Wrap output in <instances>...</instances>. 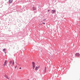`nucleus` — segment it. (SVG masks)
Returning <instances> with one entry per match:
<instances>
[{
    "label": "nucleus",
    "mask_w": 80,
    "mask_h": 80,
    "mask_svg": "<svg viewBox=\"0 0 80 80\" xmlns=\"http://www.w3.org/2000/svg\"><path fill=\"white\" fill-rule=\"evenodd\" d=\"M51 13H52V14H53L55 12V10H52Z\"/></svg>",
    "instance_id": "nucleus-5"
},
{
    "label": "nucleus",
    "mask_w": 80,
    "mask_h": 80,
    "mask_svg": "<svg viewBox=\"0 0 80 80\" xmlns=\"http://www.w3.org/2000/svg\"><path fill=\"white\" fill-rule=\"evenodd\" d=\"M38 70V67H36L35 68V70L36 71Z\"/></svg>",
    "instance_id": "nucleus-8"
},
{
    "label": "nucleus",
    "mask_w": 80,
    "mask_h": 80,
    "mask_svg": "<svg viewBox=\"0 0 80 80\" xmlns=\"http://www.w3.org/2000/svg\"><path fill=\"white\" fill-rule=\"evenodd\" d=\"M43 23V24H44V25H45V22H43V23Z\"/></svg>",
    "instance_id": "nucleus-16"
},
{
    "label": "nucleus",
    "mask_w": 80,
    "mask_h": 80,
    "mask_svg": "<svg viewBox=\"0 0 80 80\" xmlns=\"http://www.w3.org/2000/svg\"><path fill=\"white\" fill-rule=\"evenodd\" d=\"M4 77L5 78H6L7 79H9V78H8V77L7 76V75H6V74H5L4 75Z\"/></svg>",
    "instance_id": "nucleus-3"
},
{
    "label": "nucleus",
    "mask_w": 80,
    "mask_h": 80,
    "mask_svg": "<svg viewBox=\"0 0 80 80\" xmlns=\"http://www.w3.org/2000/svg\"><path fill=\"white\" fill-rule=\"evenodd\" d=\"M5 52V53H6V52Z\"/></svg>",
    "instance_id": "nucleus-22"
},
{
    "label": "nucleus",
    "mask_w": 80,
    "mask_h": 80,
    "mask_svg": "<svg viewBox=\"0 0 80 80\" xmlns=\"http://www.w3.org/2000/svg\"><path fill=\"white\" fill-rule=\"evenodd\" d=\"M47 70V68L45 67V68L44 69V72H46V71Z\"/></svg>",
    "instance_id": "nucleus-9"
},
{
    "label": "nucleus",
    "mask_w": 80,
    "mask_h": 80,
    "mask_svg": "<svg viewBox=\"0 0 80 80\" xmlns=\"http://www.w3.org/2000/svg\"><path fill=\"white\" fill-rule=\"evenodd\" d=\"M9 63H10V64H12V61H9Z\"/></svg>",
    "instance_id": "nucleus-10"
},
{
    "label": "nucleus",
    "mask_w": 80,
    "mask_h": 80,
    "mask_svg": "<svg viewBox=\"0 0 80 80\" xmlns=\"http://www.w3.org/2000/svg\"><path fill=\"white\" fill-rule=\"evenodd\" d=\"M45 20H46V19H43V21H45Z\"/></svg>",
    "instance_id": "nucleus-15"
},
{
    "label": "nucleus",
    "mask_w": 80,
    "mask_h": 80,
    "mask_svg": "<svg viewBox=\"0 0 80 80\" xmlns=\"http://www.w3.org/2000/svg\"><path fill=\"white\" fill-rule=\"evenodd\" d=\"M14 63H15V62H14V61H13L12 63V65H14Z\"/></svg>",
    "instance_id": "nucleus-11"
},
{
    "label": "nucleus",
    "mask_w": 80,
    "mask_h": 80,
    "mask_svg": "<svg viewBox=\"0 0 80 80\" xmlns=\"http://www.w3.org/2000/svg\"><path fill=\"white\" fill-rule=\"evenodd\" d=\"M19 69H22V68H19Z\"/></svg>",
    "instance_id": "nucleus-18"
},
{
    "label": "nucleus",
    "mask_w": 80,
    "mask_h": 80,
    "mask_svg": "<svg viewBox=\"0 0 80 80\" xmlns=\"http://www.w3.org/2000/svg\"><path fill=\"white\" fill-rule=\"evenodd\" d=\"M6 50V49H3V51H5Z\"/></svg>",
    "instance_id": "nucleus-14"
},
{
    "label": "nucleus",
    "mask_w": 80,
    "mask_h": 80,
    "mask_svg": "<svg viewBox=\"0 0 80 80\" xmlns=\"http://www.w3.org/2000/svg\"><path fill=\"white\" fill-rule=\"evenodd\" d=\"M21 25H22V24H19V25H18V26L19 27H20L21 26Z\"/></svg>",
    "instance_id": "nucleus-13"
},
{
    "label": "nucleus",
    "mask_w": 80,
    "mask_h": 80,
    "mask_svg": "<svg viewBox=\"0 0 80 80\" xmlns=\"http://www.w3.org/2000/svg\"><path fill=\"white\" fill-rule=\"evenodd\" d=\"M37 12L36 11H35L34 12V13H37Z\"/></svg>",
    "instance_id": "nucleus-12"
},
{
    "label": "nucleus",
    "mask_w": 80,
    "mask_h": 80,
    "mask_svg": "<svg viewBox=\"0 0 80 80\" xmlns=\"http://www.w3.org/2000/svg\"><path fill=\"white\" fill-rule=\"evenodd\" d=\"M17 48H18V47H17Z\"/></svg>",
    "instance_id": "nucleus-19"
},
{
    "label": "nucleus",
    "mask_w": 80,
    "mask_h": 80,
    "mask_svg": "<svg viewBox=\"0 0 80 80\" xmlns=\"http://www.w3.org/2000/svg\"><path fill=\"white\" fill-rule=\"evenodd\" d=\"M40 67V66H39L38 67V68H39Z\"/></svg>",
    "instance_id": "nucleus-20"
},
{
    "label": "nucleus",
    "mask_w": 80,
    "mask_h": 80,
    "mask_svg": "<svg viewBox=\"0 0 80 80\" xmlns=\"http://www.w3.org/2000/svg\"><path fill=\"white\" fill-rule=\"evenodd\" d=\"M48 12H50V10H48Z\"/></svg>",
    "instance_id": "nucleus-17"
},
{
    "label": "nucleus",
    "mask_w": 80,
    "mask_h": 80,
    "mask_svg": "<svg viewBox=\"0 0 80 80\" xmlns=\"http://www.w3.org/2000/svg\"><path fill=\"white\" fill-rule=\"evenodd\" d=\"M33 69H34L35 67V62H32Z\"/></svg>",
    "instance_id": "nucleus-1"
},
{
    "label": "nucleus",
    "mask_w": 80,
    "mask_h": 80,
    "mask_svg": "<svg viewBox=\"0 0 80 80\" xmlns=\"http://www.w3.org/2000/svg\"><path fill=\"white\" fill-rule=\"evenodd\" d=\"M32 10H36V8L34 7H32Z\"/></svg>",
    "instance_id": "nucleus-7"
},
{
    "label": "nucleus",
    "mask_w": 80,
    "mask_h": 80,
    "mask_svg": "<svg viewBox=\"0 0 80 80\" xmlns=\"http://www.w3.org/2000/svg\"><path fill=\"white\" fill-rule=\"evenodd\" d=\"M38 8H39V7H38Z\"/></svg>",
    "instance_id": "nucleus-23"
},
{
    "label": "nucleus",
    "mask_w": 80,
    "mask_h": 80,
    "mask_svg": "<svg viewBox=\"0 0 80 80\" xmlns=\"http://www.w3.org/2000/svg\"><path fill=\"white\" fill-rule=\"evenodd\" d=\"M75 55L77 56V57H79V56H80V54L79 53H76L75 54Z\"/></svg>",
    "instance_id": "nucleus-4"
},
{
    "label": "nucleus",
    "mask_w": 80,
    "mask_h": 80,
    "mask_svg": "<svg viewBox=\"0 0 80 80\" xmlns=\"http://www.w3.org/2000/svg\"><path fill=\"white\" fill-rule=\"evenodd\" d=\"M7 61L6 60L4 62V64H3L4 66H5L7 65Z\"/></svg>",
    "instance_id": "nucleus-2"
},
{
    "label": "nucleus",
    "mask_w": 80,
    "mask_h": 80,
    "mask_svg": "<svg viewBox=\"0 0 80 80\" xmlns=\"http://www.w3.org/2000/svg\"><path fill=\"white\" fill-rule=\"evenodd\" d=\"M12 2H13V0H9V3H12Z\"/></svg>",
    "instance_id": "nucleus-6"
},
{
    "label": "nucleus",
    "mask_w": 80,
    "mask_h": 80,
    "mask_svg": "<svg viewBox=\"0 0 80 80\" xmlns=\"http://www.w3.org/2000/svg\"><path fill=\"white\" fill-rule=\"evenodd\" d=\"M40 25H42V23H41Z\"/></svg>",
    "instance_id": "nucleus-21"
}]
</instances>
